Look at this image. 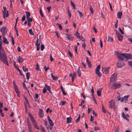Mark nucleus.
Instances as JSON below:
<instances>
[{
    "instance_id": "nucleus-1",
    "label": "nucleus",
    "mask_w": 132,
    "mask_h": 132,
    "mask_svg": "<svg viewBox=\"0 0 132 132\" xmlns=\"http://www.w3.org/2000/svg\"><path fill=\"white\" fill-rule=\"evenodd\" d=\"M0 59L3 62L9 65L7 58L3 49H0Z\"/></svg>"
},
{
    "instance_id": "nucleus-2",
    "label": "nucleus",
    "mask_w": 132,
    "mask_h": 132,
    "mask_svg": "<svg viewBox=\"0 0 132 132\" xmlns=\"http://www.w3.org/2000/svg\"><path fill=\"white\" fill-rule=\"evenodd\" d=\"M27 122L29 132H33L31 127V125L29 118H27Z\"/></svg>"
},
{
    "instance_id": "nucleus-3",
    "label": "nucleus",
    "mask_w": 132,
    "mask_h": 132,
    "mask_svg": "<svg viewBox=\"0 0 132 132\" xmlns=\"http://www.w3.org/2000/svg\"><path fill=\"white\" fill-rule=\"evenodd\" d=\"M117 53V57L122 61L124 60V58H125V53L121 54L120 53L116 51Z\"/></svg>"
},
{
    "instance_id": "nucleus-4",
    "label": "nucleus",
    "mask_w": 132,
    "mask_h": 132,
    "mask_svg": "<svg viewBox=\"0 0 132 132\" xmlns=\"http://www.w3.org/2000/svg\"><path fill=\"white\" fill-rule=\"evenodd\" d=\"M100 67V65L99 64L97 67L96 68V70L95 71L96 74L98 76V77L100 78L101 77V73L99 71Z\"/></svg>"
},
{
    "instance_id": "nucleus-5",
    "label": "nucleus",
    "mask_w": 132,
    "mask_h": 132,
    "mask_svg": "<svg viewBox=\"0 0 132 132\" xmlns=\"http://www.w3.org/2000/svg\"><path fill=\"white\" fill-rule=\"evenodd\" d=\"M121 86V84L119 83H114L112 86L111 88L113 89H117L120 87Z\"/></svg>"
},
{
    "instance_id": "nucleus-6",
    "label": "nucleus",
    "mask_w": 132,
    "mask_h": 132,
    "mask_svg": "<svg viewBox=\"0 0 132 132\" xmlns=\"http://www.w3.org/2000/svg\"><path fill=\"white\" fill-rule=\"evenodd\" d=\"M117 67L118 68H121L125 65L124 63L120 60H118L117 63Z\"/></svg>"
},
{
    "instance_id": "nucleus-7",
    "label": "nucleus",
    "mask_w": 132,
    "mask_h": 132,
    "mask_svg": "<svg viewBox=\"0 0 132 132\" xmlns=\"http://www.w3.org/2000/svg\"><path fill=\"white\" fill-rule=\"evenodd\" d=\"M110 67H102V71L103 73L107 74L109 73Z\"/></svg>"
},
{
    "instance_id": "nucleus-8",
    "label": "nucleus",
    "mask_w": 132,
    "mask_h": 132,
    "mask_svg": "<svg viewBox=\"0 0 132 132\" xmlns=\"http://www.w3.org/2000/svg\"><path fill=\"white\" fill-rule=\"evenodd\" d=\"M109 107L111 108H113L115 106V102L113 100H111L109 102Z\"/></svg>"
},
{
    "instance_id": "nucleus-9",
    "label": "nucleus",
    "mask_w": 132,
    "mask_h": 132,
    "mask_svg": "<svg viewBox=\"0 0 132 132\" xmlns=\"http://www.w3.org/2000/svg\"><path fill=\"white\" fill-rule=\"evenodd\" d=\"M6 28L5 27H1L0 29V31L2 33L3 36H5L7 31L6 30Z\"/></svg>"
},
{
    "instance_id": "nucleus-10",
    "label": "nucleus",
    "mask_w": 132,
    "mask_h": 132,
    "mask_svg": "<svg viewBox=\"0 0 132 132\" xmlns=\"http://www.w3.org/2000/svg\"><path fill=\"white\" fill-rule=\"evenodd\" d=\"M70 77H71L72 82H73L75 78L77 76L76 72H74L73 73V75H72V73H70L69 75Z\"/></svg>"
},
{
    "instance_id": "nucleus-11",
    "label": "nucleus",
    "mask_w": 132,
    "mask_h": 132,
    "mask_svg": "<svg viewBox=\"0 0 132 132\" xmlns=\"http://www.w3.org/2000/svg\"><path fill=\"white\" fill-rule=\"evenodd\" d=\"M117 76V75L116 73H115L113 74L110 77V81H113L116 79Z\"/></svg>"
},
{
    "instance_id": "nucleus-12",
    "label": "nucleus",
    "mask_w": 132,
    "mask_h": 132,
    "mask_svg": "<svg viewBox=\"0 0 132 132\" xmlns=\"http://www.w3.org/2000/svg\"><path fill=\"white\" fill-rule=\"evenodd\" d=\"M129 96V95H127L125 96L121 99V102H124L125 103H127L128 101V98Z\"/></svg>"
},
{
    "instance_id": "nucleus-13",
    "label": "nucleus",
    "mask_w": 132,
    "mask_h": 132,
    "mask_svg": "<svg viewBox=\"0 0 132 132\" xmlns=\"http://www.w3.org/2000/svg\"><path fill=\"white\" fill-rule=\"evenodd\" d=\"M48 120L50 124V126H53L54 125V122L50 119L49 116H48L47 117Z\"/></svg>"
},
{
    "instance_id": "nucleus-14",
    "label": "nucleus",
    "mask_w": 132,
    "mask_h": 132,
    "mask_svg": "<svg viewBox=\"0 0 132 132\" xmlns=\"http://www.w3.org/2000/svg\"><path fill=\"white\" fill-rule=\"evenodd\" d=\"M86 62L87 63L88 67L90 68H91L92 67V65L91 64L90 61L89 60L88 58L86 57Z\"/></svg>"
},
{
    "instance_id": "nucleus-15",
    "label": "nucleus",
    "mask_w": 132,
    "mask_h": 132,
    "mask_svg": "<svg viewBox=\"0 0 132 132\" xmlns=\"http://www.w3.org/2000/svg\"><path fill=\"white\" fill-rule=\"evenodd\" d=\"M125 58L127 59H132V55L128 53H125Z\"/></svg>"
},
{
    "instance_id": "nucleus-16",
    "label": "nucleus",
    "mask_w": 132,
    "mask_h": 132,
    "mask_svg": "<svg viewBox=\"0 0 132 132\" xmlns=\"http://www.w3.org/2000/svg\"><path fill=\"white\" fill-rule=\"evenodd\" d=\"M17 60L19 63L22 62L23 61V58L22 57L20 56H19L17 59Z\"/></svg>"
},
{
    "instance_id": "nucleus-17",
    "label": "nucleus",
    "mask_w": 132,
    "mask_h": 132,
    "mask_svg": "<svg viewBox=\"0 0 132 132\" xmlns=\"http://www.w3.org/2000/svg\"><path fill=\"white\" fill-rule=\"evenodd\" d=\"M39 115L41 118L43 117L44 116L43 113V110L40 109H39Z\"/></svg>"
},
{
    "instance_id": "nucleus-18",
    "label": "nucleus",
    "mask_w": 132,
    "mask_h": 132,
    "mask_svg": "<svg viewBox=\"0 0 132 132\" xmlns=\"http://www.w3.org/2000/svg\"><path fill=\"white\" fill-rule=\"evenodd\" d=\"M117 36L119 40L121 41L123 39V36L120 33H118Z\"/></svg>"
},
{
    "instance_id": "nucleus-19",
    "label": "nucleus",
    "mask_w": 132,
    "mask_h": 132,
    "mask_svg": "<svg viewBox=\"0 0 132 132\" xmlns=\"http://www.w3.org/2000/svg\"><path fill=\"white\" fill-rule=\"evenodd\" d=\"M102 88H100L97 91V94L98 96H101V92L102 90Z\"/></svg>"
},
{
    "instance_id": "nucleus-20",
    "label": "nucleus",
    "mask_w": 132,
    "mask_h": 132,
    "mask_svg": "<svg viewBox=\"0 0 132 132\" xmlns=\"http://www.w3.org/2000/svg\"><path fill=\"white\" fill-rule=\"evenodd\" d=\"M122 15V12H118L117 13V17L118 18L121 19Z\"/></svg>"
},
{
    "instance_id": "nucleus-21",
    "label": "nucleus",
    "mask_w": 132,
    "mask_h": 132,
    "mask_svg": "<svg viewBox=\"0 0 132 132\" xmlns=\"http://www.w3.org/2000/svg\"><path fill=\"white\" fill-rule=\"evenodd\" d=\"M51 76L52 78V79L54 80H57L58 79V78L57 76H54L53 75V73H51Z\"/></svg>"
},
{
    "instance_id": "nucleus-22",
    "label": "nucleus",
    "mask_w": 132,
    "mask_h": 132,
    "mask_svg": "<svg viewBox=\"0 0 132 132\" xmlns=\"http://www.w3.org/2000/svg\"><path fill=\"white\" fill-rule=\"evenodd\" d=\"M3 42L5 44H8L9 43V42L6 39L5 37V36H3Z\"/></svg>"
},
{
    "instance_id": "nucleus-23",
    "label": "nucleus",
    "mask_w": 132,
    "mask_h": 132,
    "mask_svg": "<svg viewBox=\"0 0 132 132\" xmlns=\"http://www.w3.org/2000/svg\"><path fill=\"white\" fill-rule=\"evenodd\" d=\"M121 116L125 119H126V120L128 121L129 120V119L126 117V116L125 115V114H124L123 112L122 113Z\"/></svg>"
},
{
    "instance_id": "nucleus-24",
    "label": "nucleus",
    "mask_w": 132,
    "mask_h": 132,
    "mask_svg": "<svg viewBox=\"0 0 132 132\" xmlns=\"http://www.w3.org/2000/svg\"><path fill=\"white\" fill-rule=\"evenodd\" d=\"M31 120L33 125L36 123L33 117H31Z\"/></svg>"
},
{
    "instance_id": "nucleus-25",
    "label": "nucleus",
    "mask_w": 132,
    "mask_h": 132,
    "mask_svg": "<svg viewBox=\"0 0 132 132\" xmlns=\"http://www.w3.org/2000/svg\"><path fill=\"white\" fill-rule=\"evenodd\" d=\"M72 118L70 117H68L67 118V123H70L71 121Z\"/></svg>"
},
{
    "instance_id": "nucleus-26",
    "label": "nucleus",
    "mask_w": 132,
    "mask_h": 132,
    "mask_svg": "<svg viewBox=\"0 0 132 132\" xmlns=\"http://www.w3.org/2000/svg\"><path fill=\"white\" fill-rule=\"evenodd\" d=\"M77 72L78 76L79 77H80L81 76V72L80 69L79 67Z\"/></svg>"
},
{
    "instance_id": "nucleus-27",
    "label": "nucleus",
    "mask_w": 132,
    "mask_h": 132,
    "mask_svg": "<svg viewBox=\"0 0 132 132\" xmlns=\"http://www.w3.org/2000/svg\"><path fill=\"white\" fill-rule=\"evenodd\" d=\"M29 32L31 35L34 36V34L33 32L31 29H30L29 30Z\"/></svg>"
},
{
    "instance_id": "nucleus-28",
    "label": "nucleus",
    "mask_w": 132,
    "mask_h": 132,
    "mask_svg": "<svg viewBox=\"0 0 132 132\" xmlns=\"http://www.w3.org/2000/svg\"><path fill=\"white\" fill-rule=\"evenodd\" d=\"M70 3L71 5L72 6L74 10H75L76 9V8L75 4L71 0L70 1Z\"/></svg>"
},
{
    "instance_id": "nucleus-29",
    "label": "nucleus",
    "mask_w": 132,
    "mask_h": 132,
    "mask_svg": "<svg viewBox=\"0 0 132 132\" xmlns=\"http://www.w3.org/2000/svg\"><path fill=\"white\" fill-rule=\"evenodd\" d=\"M26 18H27L29 17V16L30 15V13L28 11H26Z\"/></svg>"
},
{
    "instance_id": "nucleus-30",
    "label": "nucleus",
    "mask_w": 132,
    "mask_h": 132,
    "mask_svg": "<svg viewBox=\"0 0 132 132\" xmlns=\"http://www.w3.org/2000/svg\"><path fill=\"white\" fill-rule=\"evenodd\" d=\"M113 40V39L112 38L110 37L109 36H108V41L109 42H112Z\"/></svg>"
},
{
    "instance_id": "nucleus-31",
    "label": "nucleus",
    "mask_w": 132,
    "mask_h": 132,
    "mask_svg": "<svg viewBox=\"0 0 132 132\" xmlns=\"http://www.w3.org/2000/svg\"><path fill=\"white\" fill-rule=\"evenodd\" d=\"M75 35L78 38H79L80 36H79V34L78 32V31H76V33L75 34Z\"/></svg>"
},
{
    "instance_id": "nucleus-32",
    "label": "nucleus",
    "mask_w": 132,
    "mask_h": 132,
    "mask_svg": "<svg viewBox=\"0 0 132 132\" xmlns=\"http://www.w3.org/2000/svg\"><path fill=\"white\" fill-rule=\"evenodd\" d=\"M79 38L82 41H84L85 40V39L82 35L80 36L79 37Z\"/></svg>"
},
{
    "instance_id": "nucleus-33",
    "label": "nucleus",
    "mask_w": 132,
    "mask_h": 132,
    "mask_svg": "<svg viewBox=\"0 0 132 132\" xmlns=\"http://www.w3.org/2000/svg\"><path fill=\"white\" fill-rule=\"evenodd\" d=\"M102 111L103 112H104V113H106V110L104 106L103 105H102Z\"/></svg>"
},
{
    "instance_id": "nucleus-34",
    "label": "nucleus",
    "mask_w": 132,
    "mask_h": 132,
    "mask_svg": "<svg viewBox=\"0 0 132 132\" xmlns=\"http://www.w3.org/2000/svg\"><path fill=\"white\" fill-rule=\"evenodd\" d=\"M45 86H46V87L47 89V90L49 91L50 90H51V88L50 87L48 86L46 84H45Z\"/></svg>"
},
{
    "instance_id": "nucleus-35",
    "label": "nucleus",
    "mask_w": 132,
    "mask_h": 132,
    "mask_svg": "<svg viewBox=\"0 0 132 132\" xmlns=\"http://www.w3.org/2000/svg\"><path fill=\"white\" fill-rule=\"evenodd\" d=\"M30 73L29 72H27L26 73V76L27 77V79L28 80L30 78Z\"/></svg>"
},
{
    "instance_id": "nucleus-36",
    "label": "nucleus",
    "mask_w": 132,
    "mask_h": 132,
    "mask_svg": "<svg viewBox=\"0 0 132 132\" xmlns=\"http://www.w3.org/2000/svg\"><path fill=\"white\" fill-rule=\"evenodd\" d=\"M3 9H4V11H3V13L6 14L7 11V9L5 6L3 7Z\"/></svg>"
},
{
    "instance_id": "nucleus-37",
    "label": "nucleus",
    "mask_w": 132,
    "mask_h": 132,
    "mask_svg": "<svg viewBox=\"0 0 132 132\" xmlns=\"http://www.w3.org/2000/svg\"><path fill=\"white\" fill-rule=\"evenodd\" d=\"M2 36H0V49L2 48V39H1Z\"/></svg>"
},
{
    "instance_id": "nucleus-38",
    "label": "nucleus",
    "mask_w": 132,
    "mask_h": 132,
    "mask_svg": "<svg viewBox=\"0 0 132 132\" xmlns=\"http://www.w3.org/2000/svg\"><path fill=\"white\" fill-rule=\"evenodd\" d=\"M77 11L78 13L79 14L80 17H82L83 15L82 13L79 10H78Z\"/></svg>"
},
{
    "instance_id": "nucleus-39",
    "label": "nucleus",
    "mask_w": 132,
    "mask_h": 132,
    "mask_svg": "<svg viewBox=\"0 0 132 132\" xmlns=\"http://www.w3.org/2000/svg\"><path fill=\"white\" fill-rule=\"evenodd\" d=\"M39 12H40V13L41 16L42 17H44V15H43V13H42L41 8H40Z\"/></svg>"
},
{
    "instance_id": "nucleus-40",
    "label": "nucleus",
    "mask_w": 132,
    "mask_h": 132,
    "mask_svg": "<svg viewBox=\"0 0 132 132\" xmlns=\"http://www.w3.org/2000/svg\"><path fill=\"white\" fill-rule=\"evenodd\" d=\"M33 125L34 126V127L35 128L37 129V130H39V127L38 126V125L36 124V123L35 124H34Z\"/></svg>"
},
{
    "instance_id": "nucleus-41",
    "label": "nucleus",
    "mask_w": 132,
    "mask_h": 132,
    "mask_svg": "<svg viewBox=\"0 0 132 132\" xmlns=\"http://www.w3.org/2000/svg\"><path fill=\"white\" fill-rule=\"evenodd\" d=\"M68 54L70 56L72 57V54L69 50H68Z\"/></svg>"
},
{
    "instance_id": "nucleus-42",
    "label": "nucleus",
    "mask_w": 132,
    "mask_h": 132,
    "mask_svg": "<svg viewBox=\"0 0 132 132\" xmlns=\"http://www.w3.org/2000/svg\"><path fill=\"white\" fill-rule=\"evenodd\" d=\"M45 48L44 45L42 44L41 46L40 50L42 51H43Z\"/></svg>"
},
{
    "instance_id": "nucleus-43",
    "label": "nucleus",
    "mask_w": 132,
    "mask_h": 132,
    "mask_svg": "<svg viewBox=\"0 0 132 132\" xmlns=\"http://www.w3.org/2000/svg\"><path fill=\"white\" fill-rule=\"evenodd\" d=\"M56 25L58 26V27L59 28L60 30H61L62 29V27L61 24L59 23H57L56 24Z\"/></svg>"
},
{
    "instance_id": "nucleus-44",
    "label": "nucleus",
    "mask_w": 132,
    "mask_h": 132,
    "mask_svg": "<svg viewBox=\"0 0 132 132\" xmlns=\"http://www.w3.org/2000/svg\"><path fill=\"white\" fill-rule=\"evenodd\" d=\"M100 129V128L99 127L95 126L94 128V129L95 131L98 130Z\"/></svg>"
},
{
    "instance_id": "nucleus-45",
    "label": "nucleus",
    "mask_w": 132,
    "mask_h": 132,
    "mask_svg": "<svg viewBox=\"0 0 132 132\" xmlns=\"http://www.w3.org/2000/svg\"><path fill=\"white\" fill-rule=\"evenodd\" d=\"M128 64L129 66L131 67H132V61H129L128 62Z\"/></svg>"
},
{
    "instance_id": "nucleus-46",
    "label": "nucleus",
    "mask_w": 132,
    "mask_h": 132,
    "mask_svg": "<svg viewBox=\"0 0 132 132\" xmlns=\"http://www.w3.org/2000/svg\"><path fill=\"white\" fill-rule=\"evenodd\" d=\"M90 7L89 8V10H90L91 13L93 14V9L91 5H90Z\"/></svg>"
},
{
    "instance_id": "nucleus-47",
    "label": "nucleus",
    "mask_w": 132,
    "mask_h": 132,
    "mask_svg": "<svg viewBox=\"0 0 132 132\" xmlns=\"http://www.w3.org/2000/svg\"><path fill=\"white\" fill-rule=\"evenodd\" d=\"M28 22H30L32 21V19L31 18H29V17L27 18Z\"/></svg>"
},
{
    "instance_id": "nucleus-48",
    "label": "nucleus",
    "mask_w": 132,
    "mask_h": 132,
    "mask_svg": "<svg viewBox=\"0 0 132 132\" xmlns=\"http://www.w3.org/2000/svg\"><path fill=\"white\" fill-rule=\"evenodd\" d=\"M119 31H120V32L122 34H124V33L123 32V31H122V29H121V28H119Z\"/></svg>"
},
{
    "instance_id": "nucleus-49",
    "label": "nucleus",
    "mask_w": 132,
    "mask_h": 132,
    "mask_svg": "<svg viewBox=\"0 0 132 132\" xmlns=\"http://www.w3.org/2000/svg\"><path fill=\"white\" fill-rule=\"evenodd\" d=\"M39 97L37 93H35V97H34V98L35 100V99H37Z\"/></svg>"
},
{
    "instance_id": "nucleus-50",
    "label": "nucleus",
    "mask_w": 132,
    "mask_h": 132,
    "mask_svg": "<svg viewBox=\"0 0 132 132\" xmlns=\"http://www.w3.org/2000/svg\"><path fill=\"white\" fill-rule=\"evenodd\" d=\"M40 44L39 43L37 45V51H39L40 49Z\"/></svg>"
},
{
    "instance_id": "nucleus-51",
    "label": "nucleus",
    "mask_w": 132,
    "mask_h": 132,
    "mask_svg": "<svg viewBox=\"0 0 132 132\" xmlns=\"http://www.w3.org/2000/svg\"><path fill=\"white\" fill-rule=\"evenodd\" d=\"M26 19V16L25 15H24L22 17L21 20L22 21H23L25 20Z\"/></svg>"
},
{
    "instance_id": "nucleus-52",
    "label": "nucleus",
    "mask_w": 132,
    "mask_h": 132,
    "mask_svg": "<svg viewBox=\"0 0 132 132\" xmlns=\"http://www.w3.org/2000/svg\"><path fill=\"white\" fill-rule=\"evenodd\" d=\"M86 46V44L85 43H83L82 44V46L84 47V49H85V48Z\"/></svg>"
},
{
    "instance_id": "nucleus-53",
    "label": "nucleus",
    "mask_w": 132,
    "mask_h": 132,
    "mask_svg": "<svg viewBox=\"0 0 132 132\" xmlns=\"http://www.w3.org/2000/svg\"><path fill=\"white\" fill-rule=\"evenodd\" d=\"M23 86L24 89H26V90L27 89L26 85L24 82L23 83Z\"/></svg>"
},
{
    "instance_id": "nucleus-54",
    "label": "nucleus",
    "mask_w": 132,
    "mask_h": 132,
    "mask_svg": "<svg viewBox=\"0 0 132 132\" xmlns=\"http://www.w3.org/2000/svg\"><path fill=\"white\" fill-rule=\"evenodd\" d=\"M41 129L42 132H46L44 128L42 126L41 127Z\"/></svg>"
},
{
    "instance_id": "nucleus-55",
    "label": "nucleus",
    "mask_w": 132,
    "mask_h": 132,
    "mask_svg": "<svg viewBox=\"0 0 132 132\" xmlns=\"http://www.w3.org/2000/svg\"><path fill=\"white\" fill-rule=\"evenodd\" d=\"M46 88L45 87H44L43 91V93L44 94L46 92Z\"/></svg>"
},
{
    "instance_id": "nucleus-56",
    "label": "nucleus",
    "mask_w": 132,
    "mask_h": 132,
    "mask_svg": "<svg viewBox=\"0 0 132 132\" xmlns=\"http://www.w3.org/2000/svg\"><path fill=\"white\" fill-rule=\"evenodd\" d=\"M74 37L72 36H70L69 39V40H70L71 41H72L73 40Z\"/></svg>"
},
{
    "instance_id": "nucleus-57",
    "label": "nucleus",
    "mask_w": 132,
    "mask_h": 132,
    "mask_svg": "<svg viewBox=\"0 0 132 132\" xmlns=\"http://www.w3.org/2000/svg\"><path fill=\"white\" fill-rule=\"evenodd\" d=\"M11 37L12 38V43L13 45H14V40L13 37L12 36H11Z\"/></svg>"
},
{
    "instance_id": "nucleus-58",
    "label": "nucleus",
    "mask_w": 132,
    "mask_h": 132,
    "mask_svg": "<svg viewBox=\"0 0 132 132\" xmlns=\"http://www.w3.org/2000/svg\"><path fill=\"white\" fill-rule=\"evenodd\" d=\"M81 64L83 66V67H84L85 68H86V64L83 62H82L81 63Z\"/></svg>"
},
{
    "instance_id": "nucleus-59",
    "label": "nucleus",
    "mask_w": 132,
    "mask_h": 132,
    "mask_svg": "<svg viewBox=\"0 0 132 132\" xmlns=\"http://www.w3.org/2000/svg\"><path fill=\"white\" fill-rule=\"evenodd\" d=\"M44 68L46 71H47V70L49 69V67H48L47 68H46L45 66L44 67Z\"/></svg>"
},
{
    "instance_id": "nucleus-60",
    "label": "nucleus",
    "mask_w": 132,
    "mask_h": 132,
    "mask_svg": "<svg viewBox=\"0 0 132 132\" xmlns=\"http://www.w3.org/2000/svg\"><path fill=\"white\" fill-rule=\"evenodd\" d=\"M66 38H67L68 40H69V39L70 35L68 34H66Z\"/></svg>"
},
{
    "instance_id": "nucleus-61",
    "label": "nucleus",
    "mask_w": 132,
    "mask_h": 132,
    "mask_svg": "<svg viewBox=\"0 0 132 132\" xmlns=\"http://www.w3.org/2000/svg\"><path fill=\"white\" fill-rule=\"evenodd\" d=\"M36 69L37 70H39V65L38 63L36 64Z\"/></svg>"
},
{
    "instance_id": "nucleus-62",
    "label": "nucleus",
    "mask_w": 132,
    "mask_h": 132,
    "mask_svg": "<svg viewBox=\"0 0 132 132\" xmlns=\"http://www.w3.org/2000/svg\"><path fill=\"white\" fill-rule=\"evenodd\" d=\"M74 49L75 50V52L77 54V46H75L74 47Z\"/></svg>"
},
{
    "instance_id": "nucleus-63",
    "label": "nucleus",
    "mask_w": 132,
    "mask_h": 132,
    "mask_svg": "<svg viewBox=\"0 0 132 132\" xmlns=\"http://www.w3.org/2000/svg\"><path fill=\"white\" fill-rule=\"evenodd\" d=\"M68 13L69 14V15L70 17V18L71 16V13L70 12V11L69 10H68Z\"/></svg>"
},
{
    "instance_id": "nucleus-64",
    "label": "nucleus",
    "mask_w": 132,
    "mask_h": 132,
    "mask_svg": "<svg viewBox=\"0 0 132 132\" xmlns=\"http://www.w3.org/2000/svg\"><path fill=\"white\" fill-rule=\"evenodd\" d=\"M100 47L101 48H102L103 47V44H102V42L101 39H100Z\"/></svg>"
}]
</instances>
